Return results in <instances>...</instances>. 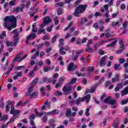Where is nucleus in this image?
<instances>
[{
	"instance_id": "37",
	"label": "nucleus",
	"mask_w": 128,
	"mask_h": 128,
	"mask_svg": "<svg viewBox=\"0 0 128 128\" xmlns=\"http://www.w3.org/2000/svg\"><path fill=\"white\" fill-rule=\"evenodd\" d=\"M120 65H118V64H115L114 66V68L116 70H122V68H120Z\"/></svg>"
},
{
	"instance_id": "61",
	"label": "nucleus",
	"mask_w": 128,
	"mask_h": 128,
	"mask_svg": "<svg viewBox=\"0 0 128 128\" xmlns=\"http://www.w3.org/2000/svg\"><path fill=\"white\" fill-rule=\"evenodd\" d=\"M38 66H42V64H44V62H42V60L39 61L38 63H37Z\"/></svg>"
},
{
	"instance_id": "13",
	"label": "nucleus",
	"mask_w": 128,
	"mask_h": 128,
	"mask_svg": "<svg viewBox=\"0 0 128 128\" xmlns=\"http://www.w3.org/2000/svg\"><path fill=\"white\" fill-rule=\"evenodd\" d=\"M16 74L12 77V78L14 80H18V78H22V72H16Z\"/></svg>"
},
{
	"instance_id": "55",
	"label": "nucleus",
	"mask_w": 128,
	"mask_h": 128,
	"mask_svg": "<svg viewBox=\"0 0 128 128\" xmlns=\"http://www.w3.org/2000/svg\"><path fill=\"white\" fill-rule=\"evenodd\" d=\"M42 120L43 122H48V117L46 116H44L42 118Z\"/></svg>"
},
{
	"instance_id": "48",
	"label": "nucleus",
	"mask_w": 128,
	"mask_h": 128,
	"mask_svg": "<svg viewBox=\"0 0 128 128\" xmlns=\"http://www.w3.org/2000/svg\"><path fill=\"white\" fill-rule=\"evenodd\" d=\"M54 24L55 26H56V24H58V17L56 16L55 17L54 19Z\"/></svg>"
},
{
	"instance_id": "15",
	"label": "nucleus",
	"mask_w": 128,
	"mask_h": 128,
	"mask_svg": "<svg viewBox=\"0 0 128 128\" xmlns=\"http://www.w3.org/2000/svg\"><path fill=\"white\" fill-rule=\"evenodd\" d=\"M36 37V34L32 33L30 35L28 36L27 40H26V44H28V40H30V38H34Z\"/></svg>"
},
{
	"instance_id": "40",
	"label": "nucleus",
	"mask_w": 128,
	"mask_h": 128,
	"mask_svg": "<svg viewBox=\"0 0 128 128\" xmlns=\"http://www.w3.org/2000/svg\"><path fill=\"white\" fill-rule=\"evenodd\" d=\"M6 120H8V115H4L2 118L0 117V120H1V122Z\"/></svg>"
},
{
	"instance_id": "6",
	"label": "nucleus",
	"mask_w": 128,
	"mask_h": 128,
	"mask_svg": "<svg viewBox=\"0 0 128 128\" xmlns=\"http://www.w3.org/2000/svg\"><path fill=\"white\" fill-rule=\"evenodd\" d=\"M5 22H12V24H16V18L14 17V16H7L4 18Z\"/></svg>"
},
{
	"instance_id": "5",
	"label": "nucleus",
	"mask_w": 128,
	"mask_h": 128,
	"mask_svg": "<svg viewBox=\"0 0 128 128\" xmlns=\"http://www.w3.org/2000/svg\"><path fill=\"white\" fill-rule=\"evenodd\" d=\"M3 26L7 30H8L10 32L12 30V28H16V24L14 23L12 26H10V23H8V21H5V22L3 24Z\"/></svg>"
},
{
	"instance_id": "1",
	"label": "nucleus",
	"mask_w": 128,
	"mask_h": 128,
	"mask_svg": "<svg viewBox=\"0 0 128 128\" xmlns=\"http://www.w3.org/2000/svg\"><path fill=\"white\" fill-rule=\"evenodd\" d=\"M10 106H11V110L10 112V114H14L12 118L10 119L9 122H7V124H12V122H14V120L18 118V115L20 114V111L18 110H16L14 109V106H12V102L10 100L7 102V105L6 106V112H10Z\"/></svg>"
},
{
	"instance_id": "9",
	"label": "nucleus",
	"mask_w": 128,
	"mask_h": 128,
	"mask_svg": "<svg viewBox=\"0 0 128 128\" xmlns=\"http://www.w3.org/2000/svg\"><path fill=\"white\" fill-rule=\"evenodd\" d=\"M108 58V56H102L99 63V66L102 68V66H104L106 64V59Z\"/></svg>"
},
{
	"instance_id": "50",
	"label": "nucleus",
	"mask_w": 128,
	"mask_h": 128,
	"mask_svg": "<svg viewBox=\"0 0 128 128\" xmlns=\"http://www.w3.org/2000/svg\"><path fill=\"white\" fill-rule=\"evenodd\" d=\"M82 98H79L76 100V104L78 106H79V104H80V102H82Z\"/></svg>"
},
{
	"instance_id": "41",
	"label": "nucleus",
	"mask_w": 128,
	"mask_h": 128,
	"mask_svg": "<svg viewBox=\"0 0 128 128\" xmlns=\"http://www.w3.org/2000/svg\"><path fill=\"white\" fill-rule=\"evenodd\" d=\"M64 4L63 2H58V3H56L55 4V6H56V8H58V6H60V7H62L64 6Z\"/></svg>"
},
{
	"instance_id": "45",
	"label": "nucleus",
	"mask_w": 128,
	"mask_h": 128,
	"mask_svg": "<svg viewBox=\"0 0 128 128\" xmlns=\"http://www.w3.org/2000/svg\"><path fill=\"white\" fill-rule=\"evenodd\" d=\"M32 32H38V28L36 26V24L32 25Z\"/></svg>"
},
{
	"instance_id": "19",
	"label": "nucleus",
	"mask_w": 128,
	"mask_h": 128,
	"mask_svg": "<svg viewBox=\"0 0 128 128\" xmlns=\"http://www.w3.org/2000/svg\"><path fill=\"white\" fill-rule=\"evenodd\" d=\"M22 2L24 4H25V6L27 8H30V1H27L26 0H22Z\"/></svg>"
},
{
	"instance_id": "34",
	"label": "nucleus",
	"mask_w": 128,
	"mask_h": 128,
	"mask_svg": "<svg viewBox=\"0 0 128 128\" xmlns=\"http://www.w3.org/2000/svg\"><path fill=\"white\" fill-rule=\"evenodd\" d=\"M86 52H94V50L90 46H87V48L86 50Z\"/></svg>"
},
{
	"instance_id": "42",
	"label": "nucleus",
	"mask_w": 128,
	"mask_h": 128,
	"mask_svg": "<svg viewBox=\"0 0 128 128\" xmlns=\"http://www.w3.org/2000/svg\"><path fill=\"white\" fill-rule=\"evenodd\" d=\"M13 68H14V65H12L11 67L7 71V72L6 74V76H8V74H10V72L12 70Z\"/></svg>"
},
{
	"instance_id": "25",
	"label": "nucleus",
	"mask_w": 128,
	"mask_h": 128,
	"mask_svg": "<svg viewBox=\"0 0 128 128\" xmlns=\"http://www.w3.org/2000/svg\"><path fill=\"white\" fill-rule=\"evenodd\" d=\"M26 68V65L22 66H16L14 68V70H21L22 68Z\"/></svg>"
},
{
	"instance_id": "12",
	"label": "nucleus",
	"mask_w": 128,
	"mask_h": 128,
	"mask_svg": "<svg viewBox=\"0 0 128 128\" xmlns=\"http://www.w3.org/2000/svg\"><path fill=\"white\" fill-rule=\"evenodd\" d=\"M36 118V116H34V114H32L30 116V124L32 126V128H36V124H34V120Z\"/></svg>"
},
{
	"instance_id": "33",
	"label": "nucleus",
	"mask_w": 128,
	"mask_h": 128,
	"mask_svg": "<svg viewBox=\"0 0 128 128\" xmlns=\"http://www.w3.org/2000/svg\"><path fill=\"white\" fill-rule=\"evenodd\" d=\"M119 120L118 118H116L113 124V128H118V124Z\"/></svg>"
},
{
	"instance_id": "23",
	"label": "nucleus",
	"mask_w": 128,
	"mask_h": 128,
	"mask_svg": "<svg viewBox=\"0 0 128 128\" xmlns=\"http://www.w3.org/2000/svg\"><path fill=\"white\" fill-rule=\"evenodd\" d=\"M40 55V51H36L35 54L31 56L32 60H36V56Z\"/></svg>"
},
{
	"instance_id": "17",
	"label": "nucleus",
	"mask_w": 128,
	"mask_h": 128,
	"mask_svg": "<svg viewBox=\"0 0 128 128\" xmlns=\"http://www.w3.org/2000/svg\"><path fill=\"white\" fill-rule=\"evenodd\" d=\"M56 120H54V119H50V120H49V124L52 128H54V127L56 126V124H54Z\"/></svg>"
},
{
	"instance_id": "22",
	"label": "nucleus",
	"mask_w": 128,
	"mask_h": 128,
	"mask_svg": "<svg viewBox=\"0 0 128 128\" xmlns=\"http://www.w3.org/2000/svg\"><path fill=\"white\" fill-rule=\"evenodd\" d=\"M32 90L31 92L30 93H29V94H30V96H31V98H36V96H38V93L36 92H34L32 94Z\"/></svg>"
},
{
	"instance_id": "54",
	"label": "nucleus",
	"mask_w": 128,
	"mask_h": 128,
	"mask_svg": "<svg viewBox=\"0 0 128 128\" xmlns=\"http://www.w3.org/2000/svg\"><path fill=\"white\" fill-rule=\"evenodd\" d=\"M94 90H96V89L94 88H93L88 91L86 90V94H88V92H90V94H92V92H94Z\"/></svg>"
},
{
	"instance_id": "64",
	"label": "nucleus",
	"mask_w": 128,
	"mask_h": 128,
	"mask_svg": "<svg viewBox=\"0 0 128 128\" xmlns=\"http://www.w3.org/2000/svg\"><path fill=\"white\" fill-rule=\"evenodd\" d=\"M52 114H58V110H54L52 112Z\"/></svg>"
},
{
	"instance_id": "30",
	"label": "nucleus",
	"mask_w": 128,
	"mask_h": 128,
	"mask_svg": "<svg viewBox=\"0 0 128 128\" xmlns=\"http://www.w3.org/2000/svg\"><path fill=\"white\" fill-rule=\"evenodd\" d=\"M56 10L58 16H60L64 14V11H62V8H58Z\"/></svg>"
},
{
	"instance_id": "32",
	"label": "nucleus",
	"mask_w": 128,
	"mask_h": 128,
	"mask_svg": "<svg viewBox=\"0 0 128 128\" xmlns=\"http://www.w3.org/2000/svg\"><path fill=\"white\" fill-rule=\"evenodd\" d=\"M117 42H118V40H116V41H114V42H111L110 44L106 45V46L107 48H110V46H116Z\"/></svg>"
},
{
	"instance_id": "3",
	"label": "nucleus",
	"mask_w": 128,
	"mask_h": 128,
	"mask_svg": "<svg viewBox=\"0 0 128 128\" xmlns=\"http://www.w3.org/2000/svg\"><path fill=\"white\" fill-rule=\"evenodd\" d=\"M104 104H111L112 108H116V100L115 99H112V96H109L104 100Z\"/></svg>"
},
{
	"instance_id": "36",
	"label": "nucleus",
	"mask_w": 128,
	"mask_h": 128,
	"mask_svg": "<svg viewBox=\"0 0 128 128\" xmlns=\"http://www.w3.org/2000/svg\"><path fill=\"white\" fill-rule=\"evenodd\" d=\"M6 45L8 48V46H14V42H10V41H6Z\"/></svg>"
},
{
	"instance_id": "44",
	"label": "nucleus",
	"mask_w": 128,
	"mask_h": 128,
	"mask_svg": "<svg viewBox=\"0 0 128 128\" xmlns=\"http://www.w3.org/2000/svg\"><path fill=\"white\" fill-rule=\"evenodd\" d=\"M73 24H74V22H70L68 26L64 28V30L65 31L68 30V28H70V27L72 26Z\"/></svg>"
},
{
	"instance_id": "63",
	"label": "nucleus",
	"mask_w": 128,
	"mask_h": 128,
	"mask_svg": "<svg viewBox=\"0 0 128 128\" xmlns=\"http://www.w3.org/2000/svg\"><path fill=\"white\" fill-rule=\"evenodd\" d=\"M76 76H84V74H83L82 72H77Z\"/></svg>"
},
{
	"instance_id": "57",
	"label": "nucleus",
	"mask_w": 128,
	"mask_h": 128,
	"mask_svg": "<svg viewBox=\"0 0 128 128\" xmlns=\"http://www.w3.org/2000/svg\"><path fill=\"white\" fill-rule=\"evenodd\" d=\"M80 20L81 22H82L83 24H84V22H88V18H82Z\"/></svg>"
},
{
	"instance_id": "14",
	"label": "nucleus",
	"mask_w": 128,
	"mask_h": 128,
	"mask_svg": "<svg viewBox=\"0 0 128 128\" xmlns=\"http://www.w3.org/2000/svg\"><path fill=\"white\" fill-rule=\"evenodd\" d=\"M86 40H88V38H83L82 40H81L79 38L77 40L76 44H79L80 46L82 44H86Z\"/></svg>"
},
{
	"instance_id": "11",
	"label": "nucleus",
	"mask_w": 128,
	"mask_h": 128,
	"mask_svg": "<svg viewBox=\"0 0 128 128\" xmlns=\"http://www.w3.org/2000/svg\"><path fill=\"white\" fill-rule=\"evenodd\" d=\"M76 68H78V66L74 65V62H70L67 68V70L69 72H72V70H76Z\"/></svg>"
},
{
	"instance_id": "31",
	"label": "nucleus",
	"mask_w": 128,
	"mask_h": 128,
	"mask_svg": "<svg viewBox=\"0 0 128 128\" xmlns=\"http://www.w3.org/2000/svg\"><path fill=\"white\" fill-rule=\"evenodd\" d=\"M120 26V22H112V26L114 27V28H116V26Z\"/></svg>"
},
{
	"instance_id": "49",
	"label": "nucleus",
	"mask_w": 128,
	"mask_h": 128,
	"mask_svg": "<svg viewBox=\"0 0 128 128\" xmlns=\"http://www.w3.org/2000/svg\"><path fill=\"white\" fill-rule=\"evenodd\" d=\"M43 70H44V72H48V70H50V68L48 67V66L44 67L43 68Z\"/></svg>"
},
{
	"instance_id": "39",
	"label": "nucleus",
	"mask_w": 128,
	"mask_h": 128,
	"mask_svg": "<svg viewBox=\"0 0 128 128\" xmlns=\"http://www.w3.org/2000/svg\"><path fill=\"white\" fill-rule=\"evenodd\" d=\"M45 30L42 28H40L38 30V34H44Z\"/></svg>"
},
{
	"instance_id": "52",
	"label": "nucleus",
	"mask_w": 128,
	"mask_h": 128,
	"mask_svg": "<svg viewBox=\"0 0 128 128\" xmlns=\"http://www.w3.org/2000/svg\"><path fill=\"white\" fill-rule=\"evenodd\" d=\"M9 6H14L16 5V2L14 0H11L8 3Z\"/></svg>"
},
{
	"instance_id": "43",
	"label": "nucleus",
	"mask_w": 128,
	"mask_h": 128,
	"mask_svg": "<svg viewBox=\"0 0 128 128\" xmlns=\"http://www.w3.org/2000/svg\"><path fill=\"white\" fill-rule=\"evenodd\" d=\"M40 90L42 96H46V92H44V87H42L40 89Z\"/></svg>"
},
{
	"instance_id": "46",
	"label": "nucleus",
	"mask_w": 128,
	"mask_h": 128,
	"mask_svg": "<svg viewBox=\"0 0 128 128\" xmlns=\"http://www.w3.org/2000/svg\"><path fill=\"white\" fill-rule=\"evenodd\" d=\"M76 82V78H73L71 80V81L70 82V84H74Z\"/></svg>"
},
{
	"instance_id": "24",
	"label": "nucleus",
	"mask_w": 128,
	"mask_h": 128,
	"mask_svg": "<svg viewBox=\"0 0 128 128\" xmlns=\"http://www.w3.org/2000/svg\"><path fill=\"white\" fill-rule=\"evenodd\" d=\"M122 96H126V94H128V87H126L124 88L123 91H122Z\"/></svg>"
},
{
	"instance_id": "38",
	"label": "nucleus",
	"mask_w": 128,
	"mask_h": 128,
	"mask_svg": "<svg viewBox=\"0 0 128 128\" xmlns=\"http://www.w3.org/2000/svg\"><path fill=\"white\" fill-rule=\"evenodd\" d=\"M6 36V31H4L2 34H0V38L2 39Z\"/></svg>"
},
{
	"instance_id": "8",
	"label": "nucleus",
	"mask_w": 128,
	"mask_h": 128,
	"mask_svg": "<svg viewBox=\"0 0 128 128\" xmlns=\"http://www.w3.org/2000/svg\"><path fill=\"white\" fill-rule=\"evenodd\" d=\"M20 54H22V52H20V54H18L16 56L14 60V62H22V60H23L26 58V57L28 56V54L25 55L22 58H21Z\"/></svg>"
},
{
	"instance_id": "27",
	"label": "nucleus",
	"mask_w": 128,
	"mask_h": 128,
	"mask_svg": "<svg viewBox=\"0 0 128 128\" xmlns=\"http://www.w3.org/2000/svg\"><path fill=\"white\" fill-rule=\"evenodd\" d=\"M44 106H47V108L50 109L52 108V106H50L51 103L50 101L47 100L46 102H44Z\"/></svg>"
},
{
	"instance_id": "53",
	"label": "nucleus",
	"mask_w": 128,
	"mask_h": 128,
	"mask_svg": "<svg viewBox=\"0 0 128 128\" xmlns=\"http://www.w3.org/2000/svg\"><path fill=\"white\" fill-rule=\"evenodd\" d=\"M108 10L106 11L105 14L103 16L104 18H110V16H108Z\"/></svg>"
},
{
	"instance_id": "29",
	"label": "nucleus",
	"mask_w": 128,
	"mask_h": 128,
	"mask_svg": "<svg viewBox=\"0 0 128 128\" xmlns=\"http://www.w3.org/2000/svg\"><path fill=\"white\" fill-rule=\"evenodd\" d=\"M72 116V110L70 108L67 109L66 112V116L68 118V116Z\"/></svg>"
},
{
	"instance_id": "58",
	"label": "nucleus",
	"mask_w": 128,
	"mask_h": 128,
	"mask_svg": "<svg viewBox=\"0 0 128 128\" xmlns=\"http://www.w3.org/2000/svg\"><path fill=\"white\" fill-rule=\"evenodd\" d=\"M102 16V14L100 12H96L95 14V16Z\"/></svg>"
},
{
	"instance_id": "7",
	"label": "nucleus",
	"mask_w": 128,
	"mask_h": 128,
	"mask_svg": "<svg viewBox=\"0 0 128 128\" xmlns=\"http://www.w3.org/2000/svg\"><path fill=\"white\" fill-rule=\"evenodd\" d=\"M38 82V78H36L33 80L32 82L30 83V87L28 88V92L30 94L34 90L33 88L36 86V84Z\"/></svg>"
},
{
	"instance_id": "4",
	"label": "nucleus",
	"mask_w": 128,
	"mask_h": 128,
	"mask_svg": "<svg viewBox=\"0 0 128 128\" xmlns=\"http://www.w3.org/2000/svg\"><path fill=\"white\" fill-rule=\"evenodd\" d=\"M11 34H14V42H13V44L14 46H16V44L18 42V40H20V38H18V36H20V32H18V30L15 29L11 32Z\"/></svg>"
},
{
	"instance_id": "60",
	"label": "nucleus",
	"mask_w": 128,
	"mask_h": 128,
	"mask_svg": "<svg viewBox=\"0 0 128 128\" xmlns=\"http://www.w3.org/2000/svg\"><path fill=\"white\" fill-rule=\"evenodd\" d=\"M92 44V40H88V44H87V46H90V44Z\"/></svg>"
},
{
	"instance_id": "51",
	"label": "nucleus",
	"mask_w": 128,
	"mask_h": 128,
	"mask_svg": "<svg viewBox=\"0 0 128 128\" xmlns=\"http://www.w3.org/2000/svg\"><path fill=\"white\" fill-rule=\"evenodd\" d=\"M123 30H126V28L128 26V22L126 21L124 22L122 24Z\"/></svg>"
},
{
	"instance_id": "47",
	"label": "nucleus",
	"mask_w": 128,
	"mask_h": 128,
	"mask_svg": "<svg viewBox=\"0 0 128 128\" xmlns=\"http://www.w3.org/2000/svg\"><path fill=\"white\" fill-rule=\"evenodd\" d=\"M59 46H64V39L62 38H60L59 40Z\"/></svg>"
},
{
	"instance_id": "59",
	"label": "nucleus",
	"mask_w": 128,
	"mask_h": 128,
	"mask_svg": "<svg viewBox=\"0 0 128 128\" xmlns=\"http://www.w3.org/2000/svg\"><path fill=\"white\" fill-rule=\"evenodd\" d=\"M29 76H34V71H33V70H30Z\"/></svg>"
},
{
	"instance_id": "28",
	"label": "nucleus",
	"mask_w": 128,
	"mask_h": 128,
	"mask_svg": "<svg viewBox=\"0 0 128 128\" xmlns=\"http://www.w3.org/2000/svg\"><path fill=\"white\" fill-rule=\"evenodd\" d=\"M35 114L36 116H39L40 118H42V116L44 115V114L42 112H38V110L36 109Z\"/></svg>"
},
{
	"instance_id": "56",
	"label": "nucleus",
	"mask_w": 128,
	"mask_h": 128,
	"mask_svg": "<svg viewBox=\"0 0 128 128\" xmlns=\"http://www.w3.org/2000/svg\"><path fill=\"white\" fill-rule=\"evenodd\" d=\"M52 28H54V25H52L50 27H48L47 28L48 32H50L52 30Z\"/></svg>"
},
{
	"instance_id": "21",
	"label": "nucleus",
	"mask_w": 128,
	"mask_h": 128,
	"mask_svg": "<svg viewBox=\"0 0 128 128\" xmlns=\"http://www.w3.org/2000/svg\"><path fill=\"white\" fill-rule=\"evenodd\" d=\"M50 22H52V19H50V18L49 17L46 16L44 18V24H50Z\"/></svg>"
},
{
	"instance_id": "26",
	"label": "nucleus",
	"mask_w": 128,
	"mask_h": 128,
	"mask_svg": "<svg viewBox=\"0 0 128 128\" xmlns=\"http://www.w3.org/2000/svg\"><path fill=\"white\" fill-rule=\"evenodd\" d=\"M28 102L26 101V102H22V101H20L18 104L17 106H26V104H28Z\"/></svg>"
},
{
	"instance_id": "16",
	"label": "nucleus",
	"mask_w": 128,
	"mask_h": 128,
	"mask_svg": "<svg viewBox=\"0 0 128 128\" xmlns=\"http://www.w3.org/2000/svg\"><path fill=\"white\" fill-rule=\"evenodd\" d=\"M84 100L87 102H88L90 100V94L86 95L85 96L82 98V102H84Z\"/></svg>"
},
{
	"instance_id": "62",
	"label": "nucleus",
	"mask_w": 128,
	"mask_h": 128,
	"mask_svg": "<svg viewBox=\"0 0 128 128\" xmlns=\"http://www.w3.org/2000/svg\"><path fill=\"white\" fill-rule=\"evenodd\" d=\"M110 36H112L110 34V33L107 32V33L105 34L106 38H110Z\"/></svg>"
},
{
	"instance_id": "2",
	"label": "nucleus",
	"mask_w": 128,
	"mask_h": 128,
	"mask_svg": "<svg viewBox=\"0 0 128 128\" xmlns=\"http://www.w3.org/2000/svg\"><path fill=\"white\" fill-rule=\"evenodd\" d=\"M88 6L86 5H80L76 9L74 13V16L79 18L80 16V14H82L86 10Z\"/></svg>"
},
{
	"instance_id": "10",
	"label": "nucleus",
	"mask_w": 128,
	"mask_h": 128,
	"mask_svg": "<svg viewBox=\"0 0 128 128\" xmlns=\"http://www.w3.org/2000/svg\"><path fill=\"white\" fill-rule=\"evenodd\" d=\"M72 86H69L68 87L64 86L62 88V90L65 92V94H70V92H72Z\"/></svg>"
},
{
	"instance_id": "18",
	"label": "nucleus",
	"mask_w": 128,
	"mask_h": 128,
	"mask_svg": "<svg viewBox=\"0 0 128 128\" xmlns=\"http://www.w3.org/2000/svg\"><path fill=\"white\" fill-rule=\"evenodd\" d=\"M120 82V75L118 74H116L115 78L112 79V82Z\"/></svg>"
},
{
	"instance_id": "35",
	"label": "nucleus",
	"mask_w": 128,
	"mask_h": 128,
	"mask_svg": "<svg viewBox=\"0 0 128 128\" xmlns=\"http://www.w3.org/2000/svg\"><path fill=\"white\" fill-rule=\"evenodd\" d=\"M60 38V34H56V35L54 36V38H52V44H54V42H56V38Z\"/></svg>"
},
{
	"instance_id": "20",
	"label": "nucleus",
	"mask_w": 128,
	"mask_h": 128,
	"mask_svg": "<svg viewBox=\"0 0 128 128\" xmlns=\"http://www.w3.org/2000/svg\"><path fill=\"white\" fill-rule=\"evenodd\" d=\"M120 50L116 51L117 54H122V51L124 50V44H120Z\"/></svg>"
}]
</instances>
